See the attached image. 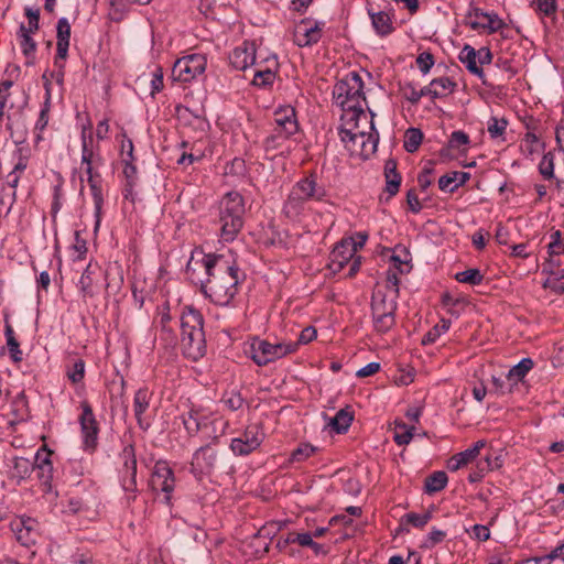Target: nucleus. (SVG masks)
Segmentation results:
<instances>
[{"instance_id": "f257e3e1", "label": "nucleus", "mask_w": 564, "mask_h": 564, "mask_svg": "<svg viewBox=\"0 0 564 564\" xmlns=\"http://www.w3.org/2000/svg\"><path fill=\"white\" fill-rule=\"evenodd\" d=\"M187 279L220 306H227L238 293L240 269L230 254L195 250L186 265Z\"/></svg>"}, {"instance_id": "f03ea898", "label": "nucleus", "mask_w": 564, "mask_h": 564, "mask_svg": "<svg viewBox=\"0 0 564 564\" xmlns=\"http://www.w3.org/2000/svg\"><path fill=\"white\" fill-rule=\"evenodd\" d=\"M333 97L336 105L344 111L341 119L346 124L351 123L352 120H364L365 124L368 123V116L364 110L366 105L364 82L359 74L352 72L339 80L334 87Z\"/></svg>"}, {"instance_id": "7ed1b4c3", "label": "nucleus", "mask_w": 564, "mask_h": 564, "mask_svg": "<svg viewBox=\"0 0 564 564\" xmlns=\"http://www.w3.org/2000/svg\"><path fill=\"white\" fill-rule=\"evenodd\" d=\"M372 117L373 113L367 124L364 123V120H352L349 124L344 122V127L339 129L340 140L350 155L366 160L376 153L379 133L375 128Z\"/></svg>"}, {"instance_id": "20e7f679", "label": "nucleus", "mask_w": 564, "mask_h": 564, "mask_svg": "<svg viewBox=\"0 0 564 564\" xmlns=\"http://www.w3.org/2000/svg\"><path fill=\"white\" fill-rule=\"evenodd\" d=\"M82 164H85V172L87 174V182L94 200L95 207V230L98 229L101 220V209L104 205L102 187L100 174L95 171L105 164V160L100 154L98 144H95L93 134L82 133Z\"/></svg>"}, {"instance_id": "39448f33", "label": "nucleus", "mask_w": 564, "mask_h": 564, "mask_svg": "<svg viewBox=\"0 0 564 564\" xmlns=\"http://www.w3.org/2000/svg\"><path fill=\"white\" fill-rule=\"evenodd\" d=\"M204 317L193 306H185L180 315L181 346L185 357L198 360L206 354Z\"/></svg>"}, {"instance_id": "423d86ee", "label": "nucleus", "mask_w": 564, "mask_h": 564, "mask_svg": "<svg viewBox=\"0 0 564 564\" xmlns=\"http://www.w3.org/2000/svg\"><path fill=\"white\" fill-rule=\"evenodd\" d=\"M245 199L238 192L227 193L219 204L220 239L232 242L245 224Z\"/></svg>"}, {"instance_id": "0eeeda50", "label": "nucleus", "mask_w": 564, "mask_h": 564, "mask_svg": "<svg viewBox=\"0 0 564 564\" xmlns=\"http://www.w3.org/2000/svg\"><path fill=\"white\" fill-rule=\"evenodd\" d=\"M297 350V344L275 343L254 338L250 344V357L260 367L267 366Z\"/></svg>"}, {"instance_id": "6e6552de", "label": "nucleus", "mask_w": 564, "mask_h": 564, "mask_svg": "<svg viewBox=\"0 0 564 564\" xmlns=\"http://www.w3.org/2000/svg\"><path fill=\"white\" fill-rule=\"evenodd\" d=\"M207 61L202 54H191L178 58L172 68L173 80L181 83H189L197 76L204 74Z\"/></svg>"}, {"instance_id": "1a4fd4ad", "label": "nucleus", "mask_w": 564, "mask_h": 564, "mask_svg": "<svg viewBox=\"0 0 564 564\" xmlns=\"http://www.w3.org/2000/svg\"><path fill=\"white\" fill-rule=\"evenodd\" d=\"M219 459V453L212 444L202 446L192 456L189 471L196 479H202L203 476L214 473Z\"/></svg>"}, {"instance_id": "9d476101", "label": "nucleus", "mask_w": 564, "mask_h": 564, "mask_svg": "<svg viewBox=\"0 0 564 564\" xmlns=\"http://www.w3.org/2000/svg\"><path fill=\"white\" fill-rule=\"evenodd\" d=\"M264 440V433L258 424H250L237 437L230 442V449L237 456H247L260 447Z\"/></svg>"}, {"instance_id": "9b49d317", "label": "nucleus", "mask_w": 564, "mask_h": 564, "mask_svg": "<svg viewBox=\"0 0 564 564\" xmlns=\"http://www.w3.org/2000/svg\"><path fill=\"white\" fill-rule=\"evenodd\" d=\"M150 485L154 491L164 494V502L171 503L172 492L175 487V478L172 468L166 462H158L151 476Z\"/></svg>"}, {"instance_id": "f8f14e48", "label": "nucleus", "mask_w": 564, "mask_h": 564, "mask_svg": "<svg viewBox=\"0 0 564 564\" xmlns=\"http://www.w3.org/2000/svg\"><path fill=\"white\" fill-rule=\"evenodd\" d=\"M82 414L79 424L83 435L84 448L94 451L98 444L99 425L93 412V408L87 401L80 403Z\"/></svg>"}, {"instance_id": "ddd939ff", "label": "nucleus", "mask_w": 564, "mask_h": 564, "mask_svg": "<svg viewBox=\"0 0 564 564\" xmlns=\"http://www.w3.org/2000/svg\"><path fill=\"white\" fill-rule=\"evenodd\" d=\"M120 456L123 460L121 487L126 492L132 494L131 497H128V500H133L137 492V458L134 447L132 445L124 446Z\"/></svg>"}, {"instance_id": "4468645a", "label": "nucleus", "mask_w": 564, "mask_h": 564, "mask_svg": "<svg viewBox=\"0 0 564 564\" xmlns=\"http://www.w3.org/2000/svg\"><path fill=\"white\" fill-rule=\"evenodd\" d=\"M324 22L312 23L308 20H302L294 33V42L300 47L312 46L319 42L323 34Z\"/></svg>"}, {"instance_id": "2eb2a0df", "label": "nucleus", "mask_w": 564, "mask_h": 564, "mask_svg": "<svg viewBox=\"0 0 564 564\" xmlns=\"http://www.w3.org/2000/svg\"><path fill=\"white\" fill-rule=\"evenodd\" d=\"M12 531L23 546L34 545L40 538L39 523L32 518H20L12 522Z\"/></svg>"}, {"instance_id": "dca6fc26", "label": "nucleus", "mask_w": 564, "mask_h": 564, "mask_svg": "<svg viewBox=\"0 0 564 564\" xmlns=\"http://www.w3.org/2000/svg\"><path fill=\"white\" fill-rule=\"evenodd\" d=\"M153 393L148 388H140L135 391L133 397V413L138 426L142 431H148L151 426V421L145 416L150 408Z\"/></svg>"}, {"instance_id": "f3484780", "label": "nucleus", "mask_w": 564, "mask_h": 564, "mask_svg": "<svg viewBox=\"0 0 564 564\" xmlns=\"http://www.w3.org/2000/svg\"><path fill=\"white\" fill-rule=\"evenodd\" d=\"M474 20H470L469 25L473 30L484 29L488 34H492L501 30L506 23L495 12H485L481 9H475L473 14Z\"/></svg>"}, {"instance_id": "a211bd4d", "label": "nucleus", "mask_w": 564, "mask_h": 564, "mask_svg": "<svg viewBox=\"0 0 564 564\" xmlns=\"http://www.w3.org/2000/svg\"><path fill=\"white\" fill-rule=\"evenodd\" d=\"M230 65L238 69L245 70L256 64V45L252 42H243L240 46L234 48L229 55Z\"/></svg>"}, {"instance_id": "6ab92c4d", "label": "nucleus", "mask_w": 564, "mask_h": 564, "mask_svg": "<svg viewBox=\"0 0 564 564\" xmlns=\"http://www.w3.org/2000/svg\"><path fill=\"white\" fill-rule=\"evenodd\" d=\"M294 192L305 198L307 202L311 200H323L326 196L324 186L318 185L314 175L306 176L294 184L292 187Z\"/></svg>"}, {"instance_id": "aec40b11", "label": "nucleus", "mask_w": 564, "mask_h": 564, "mask_svg": "<svg viewBox=\"0 0 564 564\" xmlns=\"http://www.w3.org/2000/svg\"><path fill=\"white\" fill-rule=\"evenodd\" d=\"M56 57L55 63H57V59H65L67 57V52L69 47V40H70V24L67 20V18H61L57 21L56 25Z\"/></svg>"}, {"instance_id": "412c9836", "label": "nucleus", "mask_w": 564, "mask_h": 564, "mask_svg": "<svg viewBox=\"0 0 564 564\" xmlns=\"http://www.w3.org/2000/svg\"><path fill=\"white\" fill-rule=\"evenodd\" d=\"M171 321L170 305L169 303H164L159 307L158 326L160 327V338L164 340L166 345H174L176 343L175 332L170 326Z\"/></svg>"}, {"instance_id": "4be33fe9", "label": "nucleus", "mask_w": 564, "mask_h": 564, "mask_svg": "<svg viewBox=\"0 0 564 564\" xmlns=\"http://www.w3.org/2000/svg\"><path fill=\"white\" fill-rule=\"evenodd\" d=\"M458 58L460 63L466 66L469 73L477 76L484 85L489 86L488 82L486 80L484 69L477 63L476 50L473 46L466 44L462 48Z\"/></svg>"}, {"instance_id": "5701e85b", "label": "nucleus", "mask_w": 564, "mask_h": 564, "mask_svg": "<svg viewBox=\"0 0 564 564\" xmlns=\"http://www.w3.org/2000/svg\"><path fill=\"white\" fill-rule=\"evenodd\" d=\"M469 177V173L453 171L440 177L438 187L443 192L454 193L459 186L464 185Z\"/></svg>"}, {"instance_id": "b1692460", "label": "nucleus", "mask_w": 564, "mask_h": 564, "mask_svg": "<svg viewBox=\"0 0 564 564\" xmlns=\"http://www.w3.org/2000/svg\"><path fill=\"white\" fill-rule=\"evenodd\" d=\"M307 200L291 189L284 205L283 214L290 219H296L305 209Z\"/></svg>"}, {"instance_id": "393cba45", "label": "nucleus", "mask_w": 564, "mask_h": 564, "mask_svg": "<svg viewBox=\"0 0 564 564\" xmlns=\"http://www.w3.org/2000/svg\"><path fill=\"white\" fill-rule=\"evenodd\" d=\"M395 311L397 302L394 299L388 300L387 295L381 291L373 293L371 300L372 315L395 314Z\"/></svg>"}, {"instance_id": "a878e982", "label": "nucleus", "mask_w": 564, "mask_h": 564, "mask_svg": "<svg viewBox=\"0 0 564 564\" xmlns=\"http://www.w3.org/2000/svg\"><path fill=\"white\" fill-rule=\"evenodd\" d=\"M386 191L389 194L388 198L394 196L400 188L401 176L397 171V162L388 160L384 165Z\"/></svg>"}, {"instance_id": "bb28decb", "label": "nucleus", "mask_w": 564, "mask_h": 564, "mask_svg": "<svg viewBox=\"0 0 564 564\" xmlns=\"http://www.w3.org/2000/svg\"><path fill=\"white\" fill-rule=\"evenodd\" d=\"M533 360L531 358H523L514 365L507 373V381L509 383V391L519 381H522L528 372L533 368Z\"/></svg>"}, {"instance_id": "cd10ccee", "label": "nucleus", "mask_w": 564, "mask_h": 564, "mask_svg": "<svg viewBox=\"0 0 564 564\" xmlns=\"http://www.w3.org/2000/svg\"><path fill=\"white\" fill-rule=\"evenodd\" d=\"M36 31H29L24 23H21L17 32V39L22 53L26 58H32L36 51V42L33 40L32 34Z\"/></svg>"}, {"instance_id": "c85d7f7f", "label": "nucleus", "mask_w": 564, "mask_h": 564, "mask_svg": "<svg viewBox=\"0 0 564 564\" xmlns=\"http://www.w3.org/2000/svg\"><path fill=\"white\" fill-rule=\"evenodd\" d=\"M368 13L371 18L372 26L378 35L386 36L392 33L393 26L389 13L384 11L372 12L371 10H368Z\"/></svg>"}, {"instance_id": "c756f323", "label": "nucleus", "mask_w": 564, "mask_h": 564, "mask_svg": "<svg viewBox=\"0 0 564 564\" xmlns=\"http://www.w3.org/2000/svg\"><path fill=\"white\" fill-rule=\"evenodd\" d=\"M354 420V414L351 411L346 409H340L334 417L329 420L328 426H330L336 433L343 434L346 433Z\"/></svg>"}, {"instance_id": "7c9ffc66", "label": "nucleus", "mask_w": 564, "mask_h": 564, "mask_svg": "<svg viewBox=\"0 0 564 564\" xmlns=\"http://www.w3.org/2000/svg\"><path fill=\"white\" fill-rule=\"evenodd\" d=\"M447 481L448 477L445 471H434L425 478L424 490L429 495L438 492L446 487Z\"/></svg>"}, {"instance_id": "2f4dec72", "label": "nucleus", "mask_w": 564, "mask_h": 564, "mask_svg": "<svg viewBox=\"0 0 564 564\" xmlns=\"http://www.w3.org/2000/svg\"><path fill=\"white\" fill-rule=\"evenodd\" d=\"M357 251L356 245L350 241L343 240L337 243L332 252L333 260H338V265L341 268Z\"/></svg>"}, {"instance_id": "473e14b6", "label": "nucleus", "mask_w": 564, "mask_h": 564, "mask_svg": "<svg viewBox=\"0 0 564 564\" xmlns=\"http://www.w3.org/2000/svg\"><path fill=\"white\" fill-rule=\"evenodd\" d=\"M267 62H269L271 65L264 69H258L254 73L253 80H252V84L254 86L267 87V86H270L273 84L274 78H275V72L272 69V66L276 67L278 62H276L275 57L272 58L271 61L267 59Z\"/></svg>"}, {"instance_id": "72a5a7b5", "label": "nucleus", "mask_w": 564, "mask_h": 564, "mask_svg": "<svg viewBox=\"0 0 564 564\" xmlns=\"http://www.w3.org/2000/svg\"><path fill=\"white\" fill-rule=\"evenodd\" d=\"M4 335L7 338V346H8L11 359L14 362H20L23 358V354L20 349V344L14 336V330L8 321L6 322Z\"/></svg>"}, {"instance_id": "f704fd0d", "label": "nucleus", "mask_w": 564, "mask_h": 564, "mask_svg": "<svg viewBox=\"0 0 564 564\" xmlns=\"http://www.w3.org/2000/svg\"><path fill=\"white\" fill-rule=\"evenodd\" d=\"M414 426H408L402 421L394 422V435L393 440L398 445H406L413 437Z\"/></svg>"}, {"instance_id": "c9c22d12", "label": "nucleus", "mask_w": 564, "mask_h": 564, "mask_svg": "<svg viewBox=\"0 0 564 564\" xmlns=\"http://www.w3.org/2000/svg\"><path fill=\"white\" fill-rule=\"evenodd\" d=\"M423 140V133L417 128H409L404 135L403 147L406 152L414 153Z\"/></svg>"}, {"instance_id": "e433bc0d", "label": "nucleus", "mask_w": 564, "mask_h": 564, "mask_svg": "<svg viewBox=\"0 0 564 564\" xmlns=\"http://www.w3.org/2000/svg\"><path fill=\"white\" fill-rule=\"evenodd\" d=\"M451 327L449 319H441L438 324H436L433 328H431L422 338V345H432L436 341V339L445 334Z\"/></svg>"}, {"instance_id": "4c0bfd02", "label": "nucleus", "mask_w": 564, "mask_h": 564, "mask_svg": "<svg viewBox=\"0 0 564 564\" xmlns=\"http://www.w3.org/2000/svg\"><path fill=\"white\" fill-rule=\"evenodd\" d=\"M555 558H562L564 561V543L556 546L547 555L525 558L518 564H550V562Z\"/></svg>"}, {"instance_id": "58836bf2", "label": "nucleus", "mask_w": 564, "mask_h": 564, "mask_svg": "<svg viewBox=\"0 0 564 564\" xmlns=\"http://www.w3.org/2000/svg\"><path fill=\"white\" fill-rule=\"evenodd\" d=\"M456 281L469 285H479L484 281V275L479 269L473 268L455 274Z\"/></svg>"}, {"instance_id": "ea45409f", "label": "nucleus", "mask_w": 564, "mask_h": 564, "mask_svg": "<svg viewBox=\"0 0 564 564\" xmlns=\"http://www.w3.org/2000/svg\"><path fill=\"white\" fill-rule=\"evenodd\" d=\"M476 457L473 455V452H470L468 448L455 454L451 459L448 460L447 467L452 471H456L463 466H466L470 462H473Z\"/></svg>"}, {"instance_id": "a19ab883", "label": "nucleus", "mask_w": 564, "mask_h": 564, "mask_svg": "<svg viewBox=\"0 0 564 564\" xmlns=\"http://www.w3.org/2000/svg\"><path fill=\"white\" fill-rule=\"evenodd\" d=\"M375 329L379 333L389 332L395 324V314L372 315Z\"/></svg>"}, {"instance_id": "79ce46f5", "label": "nucleus", "mask_w": 564, "mask_h": 564, "mask_svg": "<svg viewBox=\"0 0 564 564\" xmlns=\"http://www.w3.org/2000/svg\"><path fill=\"white\" fill-rule=\"evenodd\" d=\"M318 451V447H315L308 443H303L299 445L296 449H294L291 454L290 460L292 463H302L306 460L308 457L314 455Z\"/></svg>"}, {"instance_id": "37998d69", "label": "nucleus", "mask_w": 564, "mask_h": 564, "mask_svg": "<svg viewBox=\"0 0 564 564\" xmlns=\"http://www.w3.org/2000/svg\"><path fill=\"white\" fill-rule=\"evenodd\" d=\"M508 121L505 118L491 117L488 120L487 129L491 139L501 137L507 129Z\"/></svg>"}, {"instance_id": "c03bdc74", "label": "nucleus", "mask_w": 564, "mask_h": 564, "mask_svg": "<svg viewBox=\"0 0 564 564\" xmlns=\"http://www.w3.org/2000/svg\"><path fill=\"white\" fill-rule=\"evenodd\" d=\"M50 110H51V94L47 90L45 100L43 102L42 109L39 115V119L35 123V130L39 133H41L46 128V126L48 123Z\"/></svg>"}, {"instance_id": "a18cd8bd", "label": "nucleus", "mask_w": 564, "mask_h": 564, "mask_svg": "<svg viewBox=\"0 0 564 564\" xmlns=\"http://www.w3.org/2000/svg\"><path fill=\"white\" fill-rule=\"evenodd\" d=\"M431 519H432L431 512H425L422 514L409 512L402 517V523H408L415 528H423L427 524V522Z\"/></svg>"}, {"instance_id": "49530a36", "label": "nucleus", "mask_w": 564, "mask_h": 564, "mask_svg": "<svg viewBox=\"0 0 564 564\" xmlns=\"http://www.w3.org/2000/svg\"><path fill=\"white\" fill-rule=\"evenodd\" d=\"M181 419L189 435H194L200 430V422L197 417V412L191 410L187 414H182Z\"/></svg>"}, {"instance_id": "de8ad7c7", "label": "nucleus", "mask_w": 564, "mask_h": 564, "mask_svg": "<svg viewBox=\"0 0 564 564\" xmlns=\"http://www.w3.org/2000/svg\"><path fill=\"white\" fill-rule=\"evenodd\" d=\"M33 467L32 460L28 458L18 457L14 459L13 470L20 478H28L33 471Z\"/></svg>"}, {"instance_id": "09e8293b", "label": "nucleus", "mask_w": 564, "mask_h": 564, "mask_svg": "<svg viewBox=\"0 0 564 564\" xmlns=\"http://www.w3.org/2000/svg\"><path fill=\"white\" fill-rule=\"evenodd\" d=\"M432 85L435 87V89H438L441 98L445 97L447 94L453 93L457 86V84L448 77L434 78L432 80Z\"/></svg>"}, {"instance_id": "8fccbe9b", "label": "nucleus", "mask_w": 564, "mask_h": 564, "mask_svg": "<svg viewBox=\"0 0 564 564\" xmlns=\"http://www.w3.org/2000/svg\"><path fill=\"white\" fill-rule=\"evenodd\" d=\"M67 378L73 383L80 382L85 377V361L83 359H77L70 368L67 370Z\"/></svg>"}, {"instance_id": "3c124183", "label": "nucleus", "mask_w": 564, "mask_h": 564, "mask_svg": "<svg viewBox=\"0 0 564 564\" xmlns=\"http://www.w3.org/2000/svg\"><path fill=\"white\" fill-rule=\"evenodd\" d=\"M551 241L549 242V254L551 257L564 253V243L562 241V234L560 230H555L550 236Z\"/></svg>"}, {"instance_id": "603ef678", "label": "nucleus", "mask_w": 564, "mask_h": 564, "mask_svg": "<svg viewBox=\"0 0 564 564\" xmlns=\"http://www.w3.org/2000/svg\"><path fill=\"white\" fill-rule=\"evenodd\" d=\"M469 142V135L462 130L453 131L448 139V145L453 150H459L462 147L468 145Z\"/></svg>"}, {"instance_id": "864d4df0", "label": "nucleus", "mask_w": 564, "mask_h": 564, "mask_svg": "<svg viewBox=\"0 0 564 564\" xmlns=\"http://www.w3.org/2000/svg\"><path fill=\"white\" fill-rule=\"evenodd\" d=\"M78 288L84 296H94L93 279L90 276L89 267L83 272L78 281Z\"/></svg>"}, {"instance_id": "5fc2aeb1", "label": "nucleus", "mask_w": 564, "mask_h": 564, "mask_svg": "<svg viewBox=\"0 0 564 564\" xmlns=\"http://www.w3.org/2000/svg\"><path fill=\"white\" fill-rule=\"evenodd\" d=\"M275 131L280 132L284 135V139H289L291 135L295 134L299 130V124L296 118L289 119L285 122L275 126Z\"/></svg>"}, {"instance_id": "6e6d98bb", "label": "nucleus", "mask_w": 564, "mask_h": 564, "mask_svg": "<svg viewBox=\"0 0 564 564\" xmlns=\"http://www.w3.org/2000/svg\"><path fill=\"white\" fill-rule=\"evenodd\" d=\"M478 469H481L485 473L495 470L501 466L499 456H494L488 454L484 459L477 463Z\"/></svg>"}, {"instance_id": "4d7b16f0", "label": "nucleus", "mask_w": 564, "mask_h": 564, "mask_svg": "<svg viewBox=\"0 0 564 564\" xmlns=\"http://www.w3.org/2000/svg\"><path fill=\"white\" fill-rule=\"evenodd\" d=\"M539 171L545 178H552L554 175V162L551 154L543 155L539 164Z\"/></svg>"}, {"instance_id": "13d9d810", "label": "nucleus", "mask_w": 564, "mask_h": 564, "mask_svg": "<svg viewBox=\"0 0 564 564\" xmlns=\"http://www.w3.org/2000/svg\"><path fill=\"white\" fill-rule=\"evenodd\" d=\"M163 69L162 67L158 66L152 72V78H151V96L154 97L158 93H160L163 89Z\"/></svg>"}, {"instance_id": "bf43d9fd", "label": "nucleus", "mask_w": 564, "mask_h": 564, "mask_svg": "<svg viewBox=\"0 0 564 564\" xmlns=\"http://www.w3.org/2000/svg\"><path fill=\"white\" fill-rule=\"evenodd\" d=\"M416 65L423 74H427L434 65V56L430 52H423L416 57Z\"/></svg>"}, {"instance_id": "052dcab7", "label": "nucleus", "mask_w": 564, "mask_h": 564, "mask_svg": "<svg viewBox=\"0 0 564 564\" xmlns=\"http://www.w3.org/2000/svg\"><path fill=\"white\" fill-rule=\"evenodd\" d=\"M446 536V532L438 530L436 528H433L431 532L429 533L425 542L423 543V547L432 549L436 544L441 543Z\"/></svg>"}, {"instance_id": "680f3d73", "label": "nucleus", "mask_w": 564, "mask_h": 564, "mask_svg": "<svg viewBox=\"0 0 564 564\" xmlns=\"http://www.w3.org/2000/svg\"><path fill=\"white\" fill-rule=\"evenodd\" d=\"M24 14L28 18L26 28L29 29V31H39L40 9H32L30 7H26L24 9Z\"/></svg>"}, {"instance_id": "e2e57ef3", "label": "nucleus", "mask_w": 564, "mask_h": 564, "mask_svg": "<svg viewBox=\"0 0 564 564\" xmlns=\"http://www.w3.org/2000/svg\"><path fill=\"white\" fill-rule=\"evenodd\" d=\"M223 402L229 410L236 411L242 406L243 399L239 393H230L223 398Z\"/></svg>"}, {"instance_id": "0e129e2a", "label": "nucleus", "mask_w": 564, "mask_h": 564, "mask_svg": "<svg viewBox=\"0 0 564 564\" xmlns=\"http://www.w3.org/2000/svg\"><path fill=\"white\" fill-rule=\"evenodd\" d=\"M33 471L36 473V477L44 484H50L53 474V465H42L37 468H33Z\"/></svg>"}, {"instance_id": "69168bd1", "label": "nucleus", "mask_w": 564, "mask_h": 564, "mask_svg": "<svg viewBox=\"0 0 564 564\" xmlns=\"http://www.w3.org/2000/svg\"><path fill=\"white\" fill-rule=\"evenodd\" d=\"M284 140V135L274 130L272 134L265 138L264 148L265 150L278 149L281 145V142Z\"/></svg>"}, {"instance_id": "338daca9", "label": "nucleus", "mask_w": 564, "mask_h": 564, "mask_svg": "<svg viewBox=\"0 0 564 564\" xmlns=\"http://www.w3.org/2000/svg\"><path fill=\"white\" fill-rule=\"evenodd\" d=\"M274 116H275L274 121H275L276 126H279L289 119L295 118V110L292 107H285L283 109L278 110L274 113Z\"/></svg>"}, {"instance_id": "774afa93", "label": "nucleus", "mask_w": 564, "mask_h": 564, "mask_svg": "<svg viewBox=\"0 0 564 564\" xmlns=\"http://www.w3.org/2000/svg\"><path fill=\"white\" fill-rule=\"evenodd\" d=\"M402 91L404 98L411 104L415 105L420 101L419 90H416L411 83L405 84L404 87L402 88Z\"/></svg>"}]
</instances>
